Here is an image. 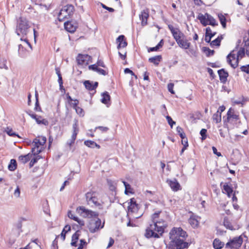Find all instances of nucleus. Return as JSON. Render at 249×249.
Wrapping results in <instances>:
<instances>
[{
	"mask_svg": "<svg viewBox=\"0 0 249 249\" xmlns=\"http://www.w3.org/2000/svg\"><path fill=\"white\" fill-rule=\"evenodd\" d=\"M34 155L33 153H28L25 155H21L18 157V160L21 163L25 164L32 158V156Z\"/></svg>",
	"mask_w": 249,
	"mask_h": 249,
	"instance_id": "obj_24",
	"label": "nucleus"
},
{
	"mask_svg": "<svg viewBox=\"0 0 249 249\" xmlns=\"http://www.w3.org/2000/svg\"><path fill=\"white\" fill-rule=\"evenodd\" d=\"M35 120L38 124H43L45 125H48V121L46 119H42L41 116H37Z\"/></svg>",
	"mask_w": 249,
	"mask_h": 249,
	"instance_id": "obj_38",
	"label": "nucleus"
},
{
	"mask_svg": "<svg viewBox=\"0 0 249 249\" xmlns=\"http://www.w3.org/2000/svg\"><path fill=\"white\" fill-rule=\"evenodd\" d=\"M185 143H183V140H182V144L183 145V147L181 150V153H183L184 151L186 149L187 147L188 146V142L187 141H184Z\"/></svg>",
	"mask_w": 249,
	"mask_h": 249,
	"instance_id": "obj_60",
	"label": "nucleus"
},
{
	"mask_svg": "<svg viewBox=\"0 0 249 249\" xmlns=\"http://www.w3.org/2000/svg\"><path fill=\"white\" fill-rule=\"evenodd\" d=\"M20 195V190L18 186H17L16 189L15 190L14 192V197L16 198H19Z\"/></svg>",
	"mask_w": 249,
	"mask_h": 249,
	"instance_id": "obj_51",
	"label": "nucleus"
},
{
	"mask_svg": "<svg viewBox=\"0 0 249 249\" xmlns=\"http://www.w3.org/2000/svg\"><path fill=\"white\" fill-rule=\"evenodd\" d=\"M46 142V138L44 136L37 137L33 142L34 147L32 148V152L34 155L39 154L42 151V146Z\"/></svg>",
	"mask_w": 249,
	"mask_h": 249,
	"instance_id": "obj_6",
	"label": "nucleus"
},
{
	"mask_svg": "<svg viewBox=\"0 0 249 249\" xmlns=\"http://www.w3.org/2000/svg\"><path fill=\"white\" fill-rule=\"evenodd\" d=\"M142 214H143V213L142 212H139L138 211V212L135 213V214H133L132 215H131L130 216L131 217H130L132 218V220H135L138 218H140L142 215Z\"/></svg>",
	"mask_w": 249,
	"mask_h": 249,
	"instance_id": "obj_45",
	"label": "nucleus"
},
{
	"mask_svg": "<svg viewBox=\"0 0 249 249\" xmlns=\"http://www.w3.org/2000/svg\"><path fill=\"white\" fill-rule=\"evenodd\" d=\"M130 216H127V219L128 220V222L127 223L126 225L128 227H136V224L133 223V222L135 221L134 220H132V218L130 217Z\"/></svg>",
	"mask_w": 249,
	"mask_h": 249,
	"instance_id": "obj_49",
	"label": "nucleus"
},
{
	"mask_svg": "<svg viewBox=\"0 0 249 249\" xmlns=\"http://www.w3.org/2000/svg\"><path fill=\"white\" fill-rule=\"evenodd\" d=\"M107 184L109 186V189L111 191H114L116 189V183L111 180H107Z\"/></svg>",
	"mask_w": 249,
	"mask_h": 249,
	"instance_id": "obj_43",
	"label": "nucleus"
},
{
	"mask_svg": "<svg viewBox=\"0 0 249 249\" xmlns=\"http://www.w3.org/2000/svg\"><path fill=\"white\" fill-rule=\"evenodd\" d=\"M74 10V6L71 4H68L64 6L58 15V20L60 21H62L64 19L70 18L73 15Z\"/></svg>",
	"mask_w": 249,
	"mask_h": 249,
	"instance_id": "obj_8",
	"label": "nucleus"
},
{
	"mask_svg": "<svg viewBox=\"0 0 249 249\" xmlns=\"http://www.w3.org/2000/svg\"><path fill=\"white\" fill-rule=\"evenodd\" d=\"M161 59V56L160 55H157L149 58L148 60L150 62L156 65H158L159 62L160 61Z\"/></svg>",
	"mask_w": 249,
	"mask_h": 249,
	"instance_id": "obj_29",
	"label": "nucleus"
},
{
	"mask_svg": "<svg viewBox=\"0 0 249 249\" xmlns=\"http://www.w3.org/2000/svg\"><path fill=\"white\" fill-rule=\"evenodd\" d=\"M168 123L170 125L171 127H173V125L176 124V122L174 121L172 118L169 116H167L166 117Z\"/></svg>",
	"mask_w": 249,
	"mask_h": 249,
	"instance_id": "obj_53",
	"label": "nucleus"
},
{
	"mask_svg": "<svg viewBox=\"0 0 249 249\" xmlns=\"http://www.w3.org/2000/svg\"><path fill=\"white\" fill-rule=\"evenodd\" d=\"M96 65L97 67L100 66L104 68L105 67L104 62L101 60H98L97 62Z\"/></svg>",
	"mask_w": 249,
	"mask_h": 249,
	"instance_id": "obj_64",
	"label": "nucleus"
},
{
	"mask_svg": "<svg viewBox=\"0 0 249 249\" xmlns=\"http://www.w3.org/2000/svg\"><path fill=\"white\" fill-rule=\"evenodd\" d=\"M160 213V211H158L157 212L155 213L152 215V223H154L155 221H156L158 220V218H159Z\"/></svg>",
	"mask_w": 249,
	"mask_h": 249,
	"instance_id": "obj_48",
	"label": "nucleus"
},
{
	"mask_svg": "<svg viewBox=\"0 0 249 249\" xmlns=\"http://www.w3.org/2000/svg\"><path fill=\"white\" fill-rule=\"evenodd\" d=\"M71 230V226L67 225L65 226L61 233V238L63 241H64L66 238V233Z\"/></svg>",
	"mask_w": 249,
	"mask_h": 249,
	"instance_id": "obj_30",
	"label": "nucleus"
},
{
	"mask_svg": "<svg viewBox=\"0 0 249 249\" xmlns=\"http://www.w3.org/2000/svg\"><path fill=\"white\" fill-rule=\"evenodd\" d=\"M213 120L216 123H218L221 122V112H219V110L213 115Z\"/></svg>",
	"mask_w": 249,
	"mask_h": 249,
	"instance_id": "obj_32",
	"label": "nucleus"
},
{
	"mask_svg": "<svg viewBox=\"0 0 249 249\" xmlns=\"http://www.w3.org/2000/svg\"><path fill=\"white\" fill-rule=\"evenodd\" d=\"M242 243L243 238L241 236L235 237L226 243L225 247L230 249H239Z\"/></svg>",
	"mask_w": 249,
	"mask_h": 249,
	"instance_id": "obj_11",
	"label": "nucleus"
},
{
	"mask_svg": "<svg viewBox=\"0 0 249 249\" xmlns=\"http://www.w3.org/2000/svg\"><path fill=\"white\" fill-rule=\"evenodd\" d=\"M77 114L80 116L83 117L84 116L85 113L84 110L80 107H77L74 108Z\"/></svg>",
	"mask_w": 249,
	"mask_h": 249,
	"instance_id": "obj_47",
	"label": "nucleus"
},
{
	"mask_svg": "<svg viewBox=\"0 0 249 249\" xmlns=\"http://www.w3.org/2000/svg\"><path fill=\"white\" fill-rule=\"evenodd\" d=\"M55 70L56 73L57 74L58 77V81L59 84V86L60 88H61L62 87H63V81L60 70L58 68H55Z\"/></svg>",
	"mask_w": 249,
	"mask_h": 249,
	"instance_id": "obj_34",
	"label": "nucleus"
},
{
	"mask_svg": "<svg viewBox=\"0 0 249 249\" xmlns=\"http://www.w3.org/2000/svg\"><path fill=\"white\" fill-rule=\"evenodd\" d=\"M36 102L35 110L37 111H38L41 110V108H40V107H39V102H38V94L36 92Z\"/></svg>",
	"mask_w": 249,
	"mask_h": 249,
	"instance_id": "obj_52",
	"label": "nucleus"
},
{
	"mask_svg": "<svg viewBox=\"0 0 249 249\" xmlns=\"http://www.w3.org/2000/svg\"><path fill=\"white\" fill-rule=\"evenodd\" d=\"M189 223L194 228H196L198 225V221L194 217H191L189 219Z\"/></svg>",
	"mask_w": 249,
	"mask_h": 249,
	"instance_id": "obj_35",
	"label": "nucleus"
},
{
	"mask_svg": "<svg viewBox=\"0 0 249 249\" xmlns=\"http://www.w3.org/2000/svg\"><path fill=\"white\" fill-rule=\"evenodd\" d=\"M203 50L206 53V54L207 56L213 55L214 53V51L213 50H211L208 48L204 47L203 48Z\"/></svg>",
	"mask_w": 249,
	"mask_h": 249,
	"instance_id": "obj_44",
	"label": "nucleus"
},
{
	"mask_svg": "<svg viewBox=\"0 0 249 249\" xmlns=\"http://www.w3.org/2000/svg\"><path fill=\"white\" fill-rule=\"evenodd\" d=\"M170 242L167 245L168 249H183L188 247L185 242L186 232L181 228H174L170 232Z\"/></svg>",
	"mask_w": 249,
	"mask_h": 249,
	"instance_id": "obj_1",
	"label": "nucleus"
},
{
	"mask_svg": "<svg viewBox=\"0 0 249 249\" xmlns=\"http://www.w3.org/2000/svg\"><path fill=\"white\" fill-rule=\"evenodd\" d=\"M28 21L25 18H20L17 26L16 33L18 36H26L29 31Z\"/></svg>",
	"mask_w": 249,
	"mask_h": 249,
	"instance_id": "obj_7",
	"label": "nucleus"
},
{
	"mask_svg": "<svg viewBox=\"0 0 249 249\" xmlns=\"http://www.w3.org/2000/svg\"><path fill=\"white\" fill-rule=\"evenodd\" d=\"M223 190L224 191V193H225L229 197H231L232 195V189L228 184L224 185Z\"/></svg>",
	"mask_w": 249,
	"mask_h": 249,
	"instance_id": "obj_28",
	"label": "nucleus"
},
{
	"mask_svg": "<svg viewBox=\"0 0 249 249\" xmlns=\"http://www.w3.org/2000/svg\"><path fill=\"white\" fill-rule=\"evenodd\" d=\"M110 100V96L108 94L107 92H104L102 94V98L101 99V102L103 104H107L108 101Z\"/></svg>",
	"mask_w": 249,
	"mask_h": 249,
	"instance_id": "obj_31",
	"label": "nucleus"
},
{
	"mask_svg": "<svg viewBox=\"0 0 249 249\" xmlns=\"http://www.w3.org/2000/svg\"><path fill=\"white\" fill-rule=\"evenodd\" d=\"M95 142H94V141H92L87 140V141H85L84 142V144L88 147H89L90 148H94Z\"/></svg>",
	"mask_w": 249,
	"mask_h": 249,
	"instance_id": "obj_46",
	"label": "nucleus"
},
{
	"mask_svg": "<svg viewBox=\"0 0 249 249\" xmlns=\"http://www.w3.org/2000/svg\"><path fill=\"white\" fill-rule=\"evenodd\" d=\"M226 122L231 124H234L239 120V115L233 109L230 108L227 113Z\"/></svg>",
	"mask_w": 249,
	"mask_h": 249,
	"instance_id": "obj_12",
	"label": "nucleus"
},
{
	"mask_svg": "<svg viewBox=\"0 0 249 249\" xmlns=\"http://www.w3.org/2000/svg\"><path fill=\"white\" fill-rule=\"evenodd\" d=\"M80 242V243L77 249H83L87 245V243L84 239H81Z\"/></svg>",
	"mask_w": 249,
	"mask_h": 249,
	"instance_id": "obj_54",
	"label": "nucleus"
},
{
	"mask_svg": "<svg viewBox=\"0 0 249 249\" xmlns=\"http://www.w3.org/2000/svg\"><path fill=\"white\" fill-rule=\"evenodd\" d=\"M168 89L169 92H170L172 94H174L175 92L173 90L174 84L169 83L168 84Z\"/></svg>",
	"mask_w": 249,
	"mask_h": 249,
	"instance_id": "obj_56",
	"label": "nucleus"
},
{
	"mask_svg": "<svg viewBox=\"0 0 249 249\" xmlns=\"http://www.w3.org/2000/svg\"><path fill=\"white\" fill-rule=\"evenodd\" d=\"M197 18L204 26H206L207 25H211L213 26L217 25L215 19L208 13H206L204 15L202 14H199Z\"/></svg>",
	"mask_w": 249,
	"mask_h": 249,
	"instance_id": "obj_9",
	"label": "nucleus"
},
{
	"mask_svg": "<svg viewBox=\"0 0 249 249\" xmlns=\"http://www.w3.org/2000/svg\"><path fill=\"white\" fill-rule=\"evenodd\" d=\"M140 19L142 21V26L147 24V18L149 17V12L148 10H143L141 12L139 15Z\"/></svg>",
	"mask_w": 249,
	"mask_h": 249,
	"instance_id": "obj_19",
	"label": "nucleus"
},
{
	"mask_svg": "<svg viewBox=\"0 0 249 249\" xmlns=\"http://www.w3.org/2000/svg\"><path fill=\"white\" fill-rule=\"evenodd\" d=\"M218 17L220 21V23L224 28H225L226 27V18L223 14H218Z\"/></svg>",
	"mask_w": 249,
	"mask_h": 249,
	"instance_id": "obj_33",
	"label": "nucleus"
},
{
	"mask_svg": "<svg viewBox=\"0 0 249 249\" xmlns=\"http://www.w3.org/2000/svg\"><path fill=\"white\" fill-rule=\"evenodd\" d=\"M124 36L121 35L117 38V42L119 43L118 49L124 48L127 46V42L124 40Z\"/></svg>",
	"mask_w": 249,
	"mask_h": 249,
	"instance_id": "obj_23",
	"label": "nucleus"
},
{
	"mask_svg": "<svg viewBox=\"0 0 249 249\" xmlns=\"http://www.w3.org/2000/svg\"><path fill=\"white\" fill-rule=\"evenodd\" d=\"M73 101H74V103H72V107H73V108L74 109V108L78 107L77 106V105L79 104V101L77 99L74 100Z\"/></svg>",
	"mask_w": 249,
	"mask_h": 249,
	"instance_id": "obj_63",
	"label": "nucleus"
},
{
	"mask_svg": "<svg viewBox=\"0 0 249 249\" xmlns=\"http://www.w3.org/2000/svg\"><path fill=\"white\" fill-rule=\"evenodd\" d=\"M17 168V162L14 159L10 161V163L8 165V169L10 171H13Z\"/></svg>",
	"mask_w": 249,
	"mask_h": 249,
	"instance_id": "obj_36",
	"label": "nucleus"
},
{
	"mask_svg": "<svg viewBox=\"0 0 249 249\" xmlns=\"http://www.w3.org/2000/svg\"><path fill=\"white\" fill-rule=\"evenodd\" d=\"M96 129H100L103 132H107L108 130V128L105 126H99L96 128Z\"/></svg>",
	"mask_w": 249,
	"mask_h": 249,
	"instance_id": "obj_57",
	"label": "nucleus"
},
{
	"mask_svg": "<svg viewBox=\"0 0 249 249\" xmlns=\"http://www.w3.org/2000/svg\"><path fill=\"white\" fill-rule=\"evenodd\" d=\"M212 150H213V153L214 154L216 155L218 157L221 156V153L217 152V149L216 148V147L213 146Z\"/></svg>",
	"mask_w": 249,
	"mask_h": 249,
	"instance_id": "obj_58",
	"label": "nucleus"
},
{
	"mask_svg": "<svg viewBox=\"0 0 249 249\" xmlns=\"http://www.w3.org/2000/svg\"><path fill=\"white\" fill-rule=\"evenodd\" d=\"M245 51L244 48H240L239 50H232L227 56V62L234 69L238 66L239 61L244 57Z\"/></svg>",
	"mask_w": 249,
	"mask_h": 249,
	"instance_id": "obj_4",
	"label": "nucleus"
},
{
	"mask_svg": "<svg viewBox=\"0 0 249 249\" xmlns=\"http://www.w3.org/2000/svg\"><path fill=\"white\" fill-rule=\"evenodd\" d=\"M223 224H224V226L227 229H230L231 230H232L233 229V226H232L231 223L230 222L229 220L226 217L224 218V219Z\"/></svg>",
	"mask_w": 249,
	"mask_h": 249,
	"instance_id": "obj_37",
	"label": "nucleus"
},
{
	"mask_svg": "<svg viewBox=\"0 0 249 249\" xmlns=\"http://www.w3.org/2000/svg\"><path fill=\"white\" fill-rule=\"evenodd\" d=\"M89 70L96 71L98 73L103 75H106L107 74V72L104 70L102 69L101 68H98L96 64L89 65Z\"/></svg>",
	"mask_w": 249,
	"mask_h": 249,
	"instance_id": "obj_22",
	"label": "nucleus"
},
{
	"mask_svg": "<svg viewBox=\"0 0 249 249\" xmlns=\"http://www.w3.org/2000/svg\"><path fill=\"white\" fill-rule=\"evenodd\" d=\"M79 231H76L72 236L71 245L73 247L77 246V241L79 239Z\"/></svg>",
	"mask_w": 249,
	"mask_h": 249,
	"instance_id": "obj_26",
	"label": "nucleus"
},
{
	"mask_svg": "<svg viewBox=\"0 0 249 249\" xmlns=\"http://www.w3.org/2000/svg\"><path fill=\"white\" fill-rule=\"evenodd\" d=\"M249 37L247 39L245 40V46L246 48V54L249 57Z\"/></svg>",
	"mask_w": 249,
	"mask_h": 249,
	"instance_id": "obj_50",
	"label": "nucleus"
},
{
	"mask_svg": "<svg viewBox=\"0 0 249 249\" xmlns=\"http://www.w3.org/2000/svg\"><path fill=\"white\" fill-rule=\"evenodd\" d=\"M76 212L85 218L97 217L98 216V213L86 209L84 206H79L77 207Z\"/></svg>",
	"mask_w": 249,
	"mask_h": 249,
	"instance_id": "obj_10",
	"label": "nucleus"
},
{
	"mask_svg": "<svg viewBox=\"0 0 249 249\" xmlns=\"http://www.w3.org/2000/svg\"><path fill=\"white\" fill-rule=\"evenodd\" d=\"M5 132L6 133L10 136H17L19 137V136L18 134H16L15 132L13 131V130L9 127H7L5 129Z\"/></svg>",
	"mask_w": 249,
	"mask_h": 249,
	"instance_id": "obj_41",
	"label": "nucleus"
},
{
	"mask_svg": "<svg viewBox=\"0 0 249 249\" xmlns=\"http://www.w3.org/2000/svg\"><path fill=\"white\" fill-rule=\"evenodd\" d=\"M177 131L182 139V140H183L185 138V134L183 132V129L180 126H178L177 127Z\"/></svg>",
	"mask_w": 249,
	"mask_h": 249,
	"instance_id": "obj_40",
	"label": "nucleus"
},
{
	"mask_svg": "<svg viewBox=\"0 0 249 249\" xmlns=\"http://www.w3.org/2000/svg\"><path fill=\"white\" fill-rule=\"evenodd\" d=\"M166 227L165 222L162 219L157 220L154 223L150 224L146 229L145 236L147 238H159L164 232Z\"/></svg>",
	"mask_w": 249,
	"mask_h": 249,
	"instance_id": "obj_2",
	"label": "nucleus"
},
{
	"mask_svg": "<svg viewBox=\"0 0 249 249\" xmlns=\"http://www.w3.org/2000/svg\"><path fill=\"white\" fill-rule=\"evenodd\" d=\"M207 130L203 128L200 130V134L202 136V140H205L206 138Z\"/></svg>",
	"mask_w": 249,
	"mask_h": 249,
	"instance_id": "obj_55",
	"label": "nucleus"
},
{
	"mask_svg": "<svg viewBox=\"0 0 249 249\" xmlns=\"http://www.w3.org/2000/svg\"><path fill=\"white\" fill-rule=\"evenodd\" d=\"M218 73L221 82L225 83L227 80L228 73L222 69L218 71Z\"/></svg>",
	"mask_w": 249,
	"mask_h": 249,
	"instance_id": "obj_20",
	"label": "nucleus"
},
{
	"mask_svg": "<svg viewBox=\"0 0 249 249\" xmlns=\"http://www.w3.org/2000/svg\"><path fill=\"white\" fill-rule=\"evenodd\" d=\"M99 196V194L95 192H89L86 194V200L88 204L100 209L103 202L100 200Z\"/></svg>",
	"mask_w": 249,
	"mask_h": 249,
	"instance_id": "obj_5",
	"label": "nucleus"
},
{
	"mask_svg": "<svg viewBox=\"0 0 249 249\" xmlns=\"http://www.w3.org/2000/svg\"><path fill=\"white\" fill-rule=\"evenodd\" d=\"M37 161L36 160V159H35V158H34L33 159H32V160H31L30 163H29V166H30V167H32L34 166V165L37 162Z\"/></svg>",
	"mask_w": 249,
	"mask_h": 249,
	"instance_id": "obj_62",
	"label": "nucleus"
},
{
	"mask_svg": "<svg viewBox=\"0 0 249 249\" xmlns=\"http://www.w3.org/2000/svg\"><path fill=\"white\" fill-rule=\"evenodd\" d=\"M90 56L88 54H79L77 57L78 64L81 65H87L89 64Z\"/></svg>",
	"mask_w": 249,
	"mask_h": 249,
	"instance_id": "obj_16",
	"label": "nucleus"
},
{
	"mask_svg": "<svg viewBox=\"0 0 249 249\" xmlns=\"http://www.w3.org/2000/svg\"><path fill=\"white\" fill-rule=\"evenodd\" d=\"M241 70L242 71L246 72L247 73H249V69L248 67L246 66H243L241 67Z\"/></svg>",
	"mask_w": 249,
	"mask_h": 249,
	"instance_id": "obj_59",
	"label": "nucleus"
},
{
	"mask_svg": "<svg viewBox=\"0 0 249 249\" xmlns=\"http://www.w3.org/2000/svg\"><path fill=\"white\" fill-rule=\"evenodd\" d=\"M98 82H95L93 84L92 82H90L89 81H85L84 83V85L85 88L89 90H92L96 89L98 86Z\"/></svg>",
	"mask_w": 249,
	"mask_h": 249,
	"instance_id": "obj_21",
	"label": "nucleus"
},
{
	"mask_svg": "<svg viewBox=\"0 0 249 249\" xmlns=\"http://www.w3.org/2000/svg\"><path fill=\"white\" fill-rule=\"evenodd\" d=\"M124 184V186L125 187V194H127L128 193H131V186L128 184L125 181H123Z\"/></svg>",
	"mask_w": 249,
	"mask_h": 249,
	"instance_id": "obj_42",
	"label": "nucleus"
},
{
	"mask_svg": "<svg viewBox=\"0 0 249 249\" xmlns=\"http://www.w3.org/2000/svg\"><path fill=\"white\" fill-rule=\"evenodd\" d=\"M168 28L180 48L183 49H188L189 48L191 43L186 38L184 34L179 29L174 28L171 25H168Z\"/></svg>",
	"mask_w": 249,
	"mask_h": 249,
	"instance_id": "obj_3",
	"label": "nucleus"
},
{
	"mask_svg": "<svg viewBox=\"0 0 249 249\" xmlns=\"http://www.w3.org/2000/svg\"><path fill=\"white\" fill-rule=\"evenodd\" d=\"M167 182L174 191H178L181 189L180 185L176 179L167 180Z\"/></svg>",
	"mask_w": 249,
	"mask_h": 249,
	"instance_id": "obj_18",
	"label": "nucleus"
},
{
	"mask_svg": "<svg viewBox=\"0 0 249 249\" xmlns=\"http://www.w3.org/2000/svg\"><path fill=\"white\" fill-rule=\"evenodd\" d=\"M223 38L222 36H218L217 38L212 41L211 43V46H219L220 44L221 39Z\"/></svg>",
	"mask_w": 249,
	"mask_h": 249,
	"instance_id": "obj_39",
	"label": "nucleus"
},
{
	"mask_svg": "<svg viewBox=\"0 0 249 249\" xmlns=\"http://www.w3.org/2000/svg\"><path fill=\"white\" fill-rule=\"evenodd\" d=\"M72 129L73 132L71 138L67 142V144H68L70 147L74 143L76 138L77 135L79 132L78 124L77 120H74V123L72 125Z\"/></svg>",
	"mask_w": 249,
	"mask_h": 249,
	"instance_id": "obj_15",
	"label": "nucleus"
},
{
	"mask_svg": "<svg viewBox=\"0 0 249 249\" xmlns=\"http://www.w3.org/2000/svg\"><path fill=\"white\" fill-rule=\"evenodd\" d=\"M68 217L71 219L74 220V221L78 222V223L81 225V226H84V222L82 220H80L79 219L78 217L77 216H75L73 215V214L71 213V211H69L68 213Z\"/></svg>",
	"mask_w": 249,
	"mask_h": 249,
	"instance_id": "obj_25",
	"label": "nucleus"
},
{
	"mask_svg": "<svg viewBox=\"0 0 249 249\" xmlns=\"http://www.w3.org/2000/svg\"><path fill=\"white\" fill-rule=\"evenodd\" d=\"M128 204L127 216H130L133 214H135V213L138 212V204H136V202L134 198H131L130 199V201L128 203Z\"/></svg>",
	"mask_w": 249,
	"mask_h": 249,
	"instance_id": "obj_14",
	"label": "nucleus"
},
{
	"mask_svg": "<svg viewBox=\"0 0 249 249\" xmlns=\"http://www.w3.org/2000/svg\"><path fill=\"white\" fill-rule=\"evenodd\" d=\"M213 246L216 249H221L224 246V243L218 239H215L213 242Z\"/></svg>",
	"mask_w": 249,
	"mask_h": 249,
	"instance_id": "obj_27",
	"label": "nucleus"
},
{
	"mask_svg": "<svg viewBox=\"0 0 249 249\" xmlns=\"http://www.w3.org/2000/svg\"><path fill=\"white\" fill-rule=\"evenodd\" d=\"M65 29L70 33H74L77 28V24L71 21H67L64 23Z\"/></svg>",
	"mask_w": 249,
	"mask_h": 249,
	"instance_id": "obj_17",
	"label": "nucleus"
},
{
	"mask_svg": "<svg viewBox=\"0 0 249 249\" xmlns=\"http://www.w3.org/2000/svg\"><path fill=\"white\" fill-rule=\"evenodd\" d=\"M103 227L104 225L101 226V221L99 218L96 221L91 220L88 225L89 230L91 233L96 232Z\"/></svg>",
	"mask_w": 249,
	"mask_h": 249,
	"instance_id": "obj_13",
	"label": "nucleus"
},
{
	"mask_svg": "<svg viewBox=\"0 0 249 249\" xmlns=\"http://www.w3.org/2000/svg\"><path fill=\"white\" fill-rule=\"evenodd\" d=\"M114 243V239L110 237L109 238V241L108 244L107 248H109L111 247L113 245Z\"/></svg>",
	"mask_w": 249,
	"mask_h": 249,
	"instance_id": "obj_61",
	"label": "nucleus"
}]
</instances>
